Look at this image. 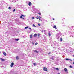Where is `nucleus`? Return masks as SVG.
Instances as JSON below:
<instances>
[{"label":"nucleus","mask_w":74,"mask_h":74,"mask_svg":"<svg viewBox=\"0 0 74 74\" xmlns=\"http://www.w3.org/2000/svg\"><path fill=\"white\" fill-rule=\"evenodd\" d=\"M15 9H14L13 10V12H15Z\"/></svg>","instance_id":"obj_25"},{"label":"nucleus","mask_w":74,"mask_h":74,"mask_svg":"<svg viewBox=\"0 0 74 74\" xmlns=\"http://www.w3.org/2000/svg\"><path fill=\"white\" fill-rule=\"evenodd\" d=\"M22 19H24V18H23V17H22Z\"/></svg>","instance_id":"obj_42"},{"label":"nucleus","mask_w":74,"mask_h":74,"mask_svg":"<svg viewBox=\"0 0 74 74\" xmlns=\"http://www.w3.org/2000/svg\"><path fill=\"white\" fill-rule=\"evenodd\" d=\"M73 60H74V59H73Z\"/></svg>","instance_id":"obj_46"},{"label":"nucleus","mask_w":74,"mask_h":74,"mask_svg":"<svg viewBox=\"0 0 74 74\" xmlns=\"http://www.w3.org/2000/svg\"><path fill=\"white\" fill-rule=\"evenodd\" d=\"M40 34H38V37H39L40 36Z\"/></svg>","instance_id":"obj_24"},{"label":"nucleus","mask_w":74,"mask_h":74,"mask_svg":"<svg viewBox=\"0 0 74 74\" xmlns=\"http://www.w3.org/2000/svg\"><path fill=\"white\" fill-rule=\"evenodd\" d=\"M3 54L4 55V56H6V55H7V54H6V53H5V52H3Z\"/></svg>","instance_id":"obj_12"},{"label":"nucleus","mask_w":74,"mask_h":74,"mask_svg":"<svg viewBox=\"0 0 74 74\" xmlns=\"http://www.w3.org/2000/svg\"><path fill=\"white\" fill-rule=\"evenodd\" d=\"M66 60H70L71 61H72V60L69 59V58H66Z\"/></svg>","instance_id":"obj_8"},{"label":"nucleus","mask_w":74,"mask_h":74,"mask_svg":"<svg viewBox=\"0 0 74 74\" xmlns=\"http://www.w3.org/2000/svg\"><path fill=\"white\" fill-rule=\"evenodd\" d=\"M19 39H15L16 41H19Z\"/></svg>","instance_id":"obj_23"},{"label":"nucleus","mask_w":74,"mask_h":74,"mask_svg":"<svg viewBox=\"0 0 74 74\" xmlns=\"http://www.w3.org/2000/svg\"><path fill=\"white\" fill-rule=\"evenodd\" d=\"M48 54H51V52H49V53H48Z\"/></svg>","instance_id":"obj_36"},{"label":"nucleus","mask_w":74,"mask_h":74,"mask_svg":"<svg viewBox=\"0 0 74 74\" xmlns=\"http://www.w3.org/2000/svg\"><path fill=\"white\" fill-rule=\"evenodd\" d=\"M53 28H55V29H56V25H54V26H53Z\"/></svg>","instance_id":"obj_13"},{"label":"nucleus","mask_w":74,"mask_h":74,"mask_svg":"<svg viewBox=\"0 0 74 74\" xmlns=\"http://www.w3.org/2000/svg\"><path fill=\"white\" fill-rule=\"evenodd\" d=\"M56 61H57V62L58 61H59V57H57Z\"/></svg>","instance_id":"obj_7"},{"label":"nucleus","mask_w":74,"mask_h":74,"mask_svg":"<svg viewBox=\"0 0 74 74\" xmlns=\"http://www.w3.org/2000/svg\"><path fill=\"white\" fill-rule=\"evenodd\" d=\"M54 58V56H53L52 57L50 58V59H52V60H54V59L53 58Z\"/></svg>","instance_id":"obj_11"},{"label":"nucleus","mask_w":74,"mask_h":74,"mask_svg":"<svg viewBox=\"0 0 74 74\" xmlns=\"http://www.w3.org/2000/svg\"><path fill=\"white\" fill-rule=\"evenodd\" d=\"M64 71H65V72H67L68 71V70H67V68H64Z\"/></svg>","instance_id":"obj_4"},{"label":"nucleus","mask_w":74,"mask_h":74,"mask_svg":"<svg viewBox=\"0 0 74 74\" xmlns=\"http://www.w3.org/2000/svg\"><path fill=\"white\" fill-rule=\"evenodd\" d=\"M14 63L13 62H12L10 65V67H13V66H14Z\"/></svg>","instance_id":"obj_2"},{"label":"nucleus","mask_w":74,"mask_h":74,"mask_svg":"<svg viewBox=\"0 0 74 74\" xmlns=\"http://www.w3.org/2000/svg\"><path fill=\"white\" fill-rule=\"evenodd\" d=\"M38 14H39V15H41V13H38Z\"/></svg>","instance_id":"obj_29"},{"label":"nucleus","mask_w":74,"mask_h":74,"mask_svg":"<svg viewBox=\"0 0 74 74\" xmlns=\"http://www.w3.org/2000/svg\"><path fill=\"white\" fill-rule=\"evenodd\" d=\"M38 43H36L35 44V45H37Z\"/></svg>","instance_id":"obj_33"},{"label":"nucleus","mask_w":74,"mask_h":74,"mask_svg":"<svg viewBox=\"0 0 74 74\" xmlns=\"http://www.w3.org/2000/svg\"><path fill=\"white\" fill-rule=\"evenodd\" d=\"M20 17V18H23L22 16H21Z\"/></svg>","instance_id":"obj_32"},{"label":"nucleus","mask_w":74,"mask_h":74,"mask_svg":"<svg viewBox=\"0 0 74 74\" xmlns=\"http://www.w3.org/2000/svg\"><path fill=\"white\" fill-rule=\"evenodd\" d=\"M36 19H41V17H36Z\"/></svg>","instance_id":"obj_21"},{"label":"nucleus","mask_w":74,"mask_h":74,"mask_svg":"<svg viewBox=\"0 0 74 74\" xmlns=\"http://www.w3.org/2000/svg\"><path fill=\"white\" fill-rule=\"evenodd\" d=\"M34 52H36V53H39V51H38L37 50H35L34 51Z\"/></svg>","instance_id":"obj_10"},{"label":"nucleus","mask_w":74,"mask_h":74,"mask_svg":"<svg viewBox=\"0 0 74 74\" xmlns=\"http://www.w3.org/2000/svg\"><path fill=\"white\" fill-rule=\"evenodd\" d=\"M8 9H9V10H11V7H9L8 8Z\"/></svg>","instance_id":"obj_28"},{"label":"nucleus","mask_w":74,"mask_h":74,"mask_svg":"<svg viewBox=\"0 0 74 74\" xmlns=\"http://www.w3.org/2000/svg\"><path fill=\"white\" fill-rule=\"evenodd\" d=\"M37 34H35L34 35V36L35 37H37Z\"/></svg>","instance_id":"obj_9"},{"label":"nucleus","mask_w":74,"mask_h":74,"mask_svg":"<svg viewBox=\"0 0 74 74\" xmlns=\"http://www.w3.org/2000/svg\"><path fill=\"white\" fill-rule=\"evenodd\" d=\"M28 27H25V29H27V28H28Z\"/></svg>","instance_id":"obj_26"},{"label":"nucleus","mask_w":74,"mask_h":74,"mask_svg":"<svg viewBox=\"0 0 74 74\" xmlns=\"http://www.w3.org/2000/svg\"><path fill=\"white\" fill-rule=\"evenodd\" d=\"M53 21H54V20H55V19L53 18Z\"/></svg>","instance_id":"obj_39"},{"label":"nucleus","mask_w":74,"mask_h":74,"mask_svg":"<svg viewBox=\"0 0 74 74\" xmlns=\"http://www.w3.org/2000/svg\"><path fill=\"white\" fill-rule=\"evenodd\" d=\"M28 5L29 6H31L32 5V2H30L28 3Z\"/></svg>","instance_id":"obj_5"},{"label":"nucleus","mask_w":74,"mask_h":74,"mask_svg":"<svg viewBox=\"0 0 74 74\" xmlns=\"http://www.w3.org/2000/svg\"><path fill=\"white\" fill-rule=\"evenodd\" d=\"M56 70H58V71H59V69L58 68H56Z\"/></svg>","instance_id":"obj_17"},{"label":"nucleus","mask_w":74,"mask_h":74,"mask_svg":"<svg viewBox=\"0 0 74 74\" xmlns=\"http://www.w3.org/2000/svg\"><path fill=\"white\" fill-rule=\"evenodd\" d=\"M37 17L38 18H40V16H37Z\"/></svg>","instance_id":"obj_31"},{"label":"nucleus","mask_w":74,"mask_h":74,"mask_svg":"<svg viewBox=\"0 0 74 74\" xmlns=\"http://www.w3.org/2000/svg\"><path fill=\"white\" fill-rule=\"evenodd\" d=\"M32 18L33 19H34V17H32Z\"/></svg>","instance_id":"obj_30"},{"label":"nucleus","mask_w":74,"mask_h":74,"mask_svg":"<svg viewBox=\"0 0 74 74\" xmlns=\"http://www.w3.org/2000/svg\"><path fill=\"white\" fill-rule=\"evenodd\" d=\"M29 29H30V30H32V28H29Z\"/></svg>","instance_id":"obj_37"},{"label":"nucleus","mask_w":74,"mask_h":74,"mask_svg":"<svg viewBox=\"0 0 74 74\" xmlns=\"http://www.w3.org/2000/svg\"><path fill=\"white\" fill-rule=\"evenodd\" d=\"M21 16H23V17H24V18L25 17V16L23 15V14H21Z\"/></svg>","instance_id":"obj_18"},{"label":"nucleus","mask_w":74,"mask_h":74,"mask_svg":"<svg viewBox=\"0 0 74 74\" xmlns=\"http://www.w3.org/2000/svg\"><path fill=\"white\" fill-rule=\"evenodd\" d=\"M43 70L44 71H47V69L45 67H44L43 68Z\"/></svg>","instance_id":"obj_3"},{"label":"nucleus","mask_w":74,"mask_h":74,"mask_svg":"<svg viewBox=\"0 0 74 74\" xmlns=\"http://www.w3.org/2000/svg\"><path fill=\"white\" fill-rule=\"evenodd\" d=\"M33 26H34V27H36V25H35L34 24L33 25Z\"/></svg>","instance_id":"obj_19"},{"label":"nucleus","mask_w":74,"mask_h":74,"mask_svg":"<svg viewBox=\"0 0 74 74\" xmlns=\"http://www.w3.org/2000/svg\"><path fill=\"white\" fill-rule=\"evenodd\" d=\"M0 53H1L0 52Z\"/></svg>","instance_id":"obj_48"},{"label":"nucleus","mask_w":74,"mask_h":74,"mask_svg":"<svg viewBox=\"0 0 74 74\" xmlns=\"http://www.w3.org/2000/svg\"><path fill=\"white\" fill-rule=\"evenodd\" d=\"M73 57H74V55H73Z\"/></svg>","instance_id":"obj_44"},{"label":"nucleus","mask_w":74,"mask_h":74,"mask_svg":"<svg viewBox=\"0 0 74 74\" xmlns=\"http://www.w3.org/2000/svg\"><path fill=\"white\" fill-rule=\"evenodd\" d=\"M59 49V48H58Z\"/></svg>","instance_id":"obj_47"},{"label":"nucleus","mask_w":74,"mask_h":74,"mask_svg":"<svg viewBox=\"0 0 74 74\" xmlns=\"http://www.w3.org/2000/svg\"><path fill=\"white\" fill-rule=\"evenodd\" d=\"M32 44H33V45H34V43H32Z\"/></svg>","instance_id":"obj_43"},{"label":"nucleus","mask_w":74,"mask_h":74,"mask_svg":"<svg viewBox=\"0 0 74 74\" xmlns=\"http://www.w3.org/2000/svg\"><path fill=\"white\" fill-rule=\"evenodd\" d=\"M34 66H36V65H37V63H34Z\"/></svg>","instance_id":"obj_16"},{"label":"nucleus","mask_w":74,"mask_h":74,"mask_svg":"<svg viewBox=\"0 0 74 74\" xmlns=\"http://www.w3.org/2000/svg\"><path fill=\"white\" fill-rule=\"evenodd\" d=\"M41 32H42V33H43V30H42L41 31Z\"/></svg>","instance_id":"obj_40"},{"label":"nucleus","mask_w":74,"mask_h":74,"mask_svg":"<svg viewBox=\"0 0 74 74\" xmlns=\"http://www.w3.org/2000/svg\"><path fill=\"white\" fill-rule=\"evenodd\" d=\"M32 34L30 35V38H32Z\"/></svg>","instance_id":"obj_14"},{"label":"nucleus","mask_w":74,"mask_h":74,"mask_svg":"<svg viewBox=\"0 0 74 74\" xmlns=\"http://www.w3.org/2000/svg\"><path fill=\"white\" fill-rule=\"evenodd\" d=\"M58 74H60V73H58Z\"/></svg>","instance_id":"obj_45"},{"label":"nucleus","mask_w":74,"mask_h":74,"mask_svg":"<svg viewBox=\"0 0 74 74\" xmlns=\"http://www.w3.org/2000/svg\"><path fill=\"white\" fill-rule=\"evenodd\" d=\"M58 34H59V33L56 36V38H57V40H59V38H60V36H58Z\"/></svg>","instance_id":"obj_1"},{"label":"nucleus","mask_w":74,"mask_h":74,"mask_svg":"<svg viewBox=\"0 0 74 74\" xmlns=\"http://www.w3.org/2000/svg\"><path fill=\"white\" fill-rule=\"evenodd\" d=\"M73 52V51H70V52Z\"/></svg>","instance_id":"obj_38"},{"label":"nucleus","mask_w":74,"mask_h":74,"mask_svg":"<svg viewBox=\"0 0 74 74\" xmlns=\"http://www.w3.org/2000/svg\"><path fill=\"white\" fill-rule=\"evenodd\" d=\"M19 59V57H18V56H17L16 57V59L17 60H18V59Z\"/></svg>","instance_id":"obj_20"},{"label":"nucleus","mask_w":74,"mask_h":74,"mask_svg":"<svg viewBox=\"0 0 74 74\" xmlns=\"http://www.w3.org/2000/svg\"><path fill=\"white\" fill-rule=\"evenodd\" d=\"M48 34H49V36H51V34H50V32H49L48 33Z\"/></svg>","instance_id":"obj_15"},{"label":"nucleus","mask_w":74,"mask_h":74,"mask_svg":"<svg viewBox=\"0 0 74 74\" xmlns=\"http://www.w3.org/2000/svg\"><path fill=\"white\" fill-rule=\"evenodd\" d=\"M60 41H62V38H60Z\"/></svg>","instance_id":"obj_22"},{"label":"nucleus","mask_w":74,"mask_h":74,"mask_svg":"<svg viewBox=\"0 0 74 74\" xmlns=\"http://www.w3.org/2000/svg\"><path fill=\"white\" fill-rule=\"evenodd\" d=\"M73 64H74V62H73Z\"/></svg>","instance_id":"obj_41"},{"label":"nucleus","mask_w":74,"mask_h":74,"mask_svg":"<svg viewBox=\"0 0 74 74\" xmlns=\"http://www.w3.org/2000/svg\"><path fill=\"white\" fill-rule=\"evenodd\" d=\"M38 26H40L41 25H40V24H38Z\"/></svg>","instance_id":"obj_34"},{"label":"nucleus","mask_w":74,"mask_h":74,"mask_svg":"<svg viewBox=\"0 0 74 74\" xmlns=\"http://www.w3.org/2000/svg\"><path fill=\"white\" fill-rule=\"evenodd\" d=\"M0 59H1V61H2V62H4L5 60L4 59H3V58H0Z\"/></svg>","instance_id":"obj_6"},{"label":"nucleus","mask_w":74,"mask_h":74,"mask_svg":"<svg viewBox=\"0 0 74 74\" xmlns=\"http://www.w3.org/2000/svg\"><path fill=\"white\" fill-rule=\"evenodd\" d=\"M40 21H41V19H39V22H40Z\"/></svg>","instance_id":"obj_35"},{"label":"nucleus","mask_w":74,"mask_h":74,"mask_svg":"<svg viewBox=\"0 0 74 74\" xmlns=\"http://www.w3.org/2000/svg\"><path fill=\"white\" fill-rule=\"evenodd\" d=\"M70 68H73V66H70Z\"/></svg>","instance_id":"obj_27"}]
</instances>
